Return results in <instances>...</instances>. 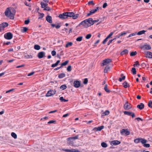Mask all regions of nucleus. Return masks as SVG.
Wrapping results in <instances>:
<instances>
[{"mask_svg": "<svg viewBox=\"0 0 152 152\" xmlns=\"http://www.w3.org/2000/svg\"><path fill=\"white\" fill-rule=\"evenodd\" d=\"M137 53L136 51L132 52L130 53V55L131 56H135Z\"/></svg>", "mask_w": 152, "mask_h": 152, "instance_id": "nucleus-44", "label": "nucleus"}, {"mask_svg": "<svg viewBox=\"0 0 152 152\" xmlns=\"http://www.w3.org/2000/svg\"><path fill=\"white\" fill-rule=\"evenodd\" d=\"M120 133L121 135H124L125 136L129 135L130 133L128 129H122Z\"/></svg>", "mask_w": 152, "mask_h": 152, "instance_id": "nucleus-6", "label": "nucleus"}, {"mask_svg": "<svg viewBox=\"0 0 152 152\" xmlns=\"http://www.w3.org/2000/svg\"><path fill=\"white\" fill-rule=\"evenodd\" d=\"M44 10H46L47 11H49L50 10V7H45L44 9Z\"/></svg>", "mask_w": 152, "mask_h": 152, "instance_id": "nucleus-52", "label": "nucleus"}, {"mask_svg": "<svg viewBox=\"0 0 152 152\" xmlns=\"http://www.w3.org/2000/svg\"><path fill=\"white\" fill-rule=\"evenodd\" d=\"M143 146L145 147L148 148L150 146V145L149 144H146L145 143L144 144Z\"/></svg>", "mask_w": 152, "mask_h": 152, "instance_id": "nucleus-55", "label": "nucleus"}, {"mask_svg": "<svg viewBox=\"0 0 152 152\" xmlns=\"http://www.w3.org/2000/svg\"><path fill=\"white\" fill-rule=\"evenodd\" d=\"M128 53V51L127 49H125L121 51L120 53V54L121 56L124 55H126Z\"/></svg>", "mask_w": 152, "mask_h": 152, "instance_id": "nucleus-21", "label": "nucleus"}, {"mask_svg": "<svg viewBox=\"0 0 152 152\" xmlns=\"http://www.w3.org/2000/svg\"><path fill=\"white\" fill-rule=\"evenodd\" d=\"M78 135L75 137H71L67 139V143L69 145L74 146H77L76 144L74 143V140L78 138Z\"/></svg>", "mask_w": 152, "mask_h": 152, "instance_id": "nucleus-1", "label": "nucleus"}, {"mask_svg": "<svg viewBox=\"0 0 152 152\" xmlns=\"http://www.w3.org/2000/svg\"><path fill=\"white\" fill-rule=\"evenodd\" d=\"M104 128L103 126H99L97 128H95L94 129V130L96 131H101Z\"/></svg>", "mask_w": 152, "mask_h": 152, "instance_id": "nucleus-19", "label": "nucleus"}, {"mask_svg": "<svg viewBox=\"0 0 152 152\" xmlns=\"http://www.w3.org/2000/svg\"><path fill=\"white\" fill-rule=\"evenodd\" d=\"M104 89L105 91L107 93H109L110 92V91L108 89L107 86H105L104 88Z\"/></svg>", "mask_w": 152, "mask_h": 152, "instance_id": "nucleus-49", "label": "nucleus"}, {"mask_svg": "<svg viewBox=\"0 0 152 152\" xmlns=\"http://www.w3.org/2000/svg\"><path fill=\"white\" fill-rule=\"evenodd\" d=\"M140 48L143 50H148L151 49V46L147 44H144L141 46Z\"/></svg>", "mask_w": 152, "mask_h": 152, "instance_id": "nucleus-8", "label": "nucleus"}, {"mask_svg": "<svg viewBox=\"0 0 152 152\" xmlns=\"http://www.w3.org/2000/svg\"><path fill=\"white\" fill-rule=\"evenodd\" d=\"M120 143V142L118 140H114L111 142L110 144L112 145H115L119 144Z\"/></svg>", "mask_w": 152, "mask_h": 152, "instance_id": "nucleus-15", "label": "nucleus"}, {"mask_svg": "<svg viewBox=\"0 0 152 152\" xmlns=\"http://www.w3.org/2000/svg\"><path fill=\"white\" fill-rule=\"evenodd\" d=\"M110 112L108 110H106L105 112L103 113H102L103 115H108L109 114Z\"/></svg>", "mask_w": 152, "mask_h": 152, "instance_id": "nucleus-46", "label": "nucleus"}, {"mask_svg": "<svg viewBox=\"0 0 152 152\" xmlns=\"http://www.w3.org/2000/svg\"><path fill=\"white\" fill-rule=\"evenodd\" d=\"M147 142V140L143 138H140V142H141L142 144H144Z\"/></svg>", "mask_w": 152, "mask_h": 152, "instance_id": "nucleus-28", "label": "nucleus"}, {"mask_svg": "<svg viewBox=\"0 0 152 152\" xmlns=\"http://www.w3.org/2000/svg\"><path fill=\"white\" fill-rule=\"evenodd\" d=\"M126 34H127V33L126 32H122L121 34H120V35L121 36H122Z\"/></svg>", "mask_w": 152, "mask_h": 152, "instance_id": "nucleus-54", "label": "nucleus"}, {"mask_svg": "<svg viewBox=\"0 0 152 152\" xmlns=\"http://www.w3.org/2000/svg\"><path fill=\"white\" fill-rule=\"evenodd\" d=\"M137 34V32H135L134 33H133L132 34H130L129 36L127 37L128 38L131 37H132L133 36H135Z\"/></svg>", "mask_w": 152, "mask_h": 152, "instance_id": "nucleus-48", "label": "nucleus"}, {"mask_svg": "<svg viewBox=\"0 0 152 152\" xmlns=\"http://www.w3.org/2000/svg\"><path fill=\"white\" fill-rule=\"evenodd\" d=\"M87 21V19L83 21L78 25L77 26V27L81 25H82L85 28L88 27L89 26V25L88 24V23Z\"/></svg>", "mask_w": 152, "mask_h": 152, "instance_id": "nucleus-5", "label": "nucleus"}, {"mask_svg": "<svg viewBox=\"0 0 152 152\" xmlns=\"http://www.w3.org/2000/svg\"><path fill=\"white\" fill-rule=\"evenodd\" d=\"M102 146L103 148H106L107 147V144L105 142H103L101 143Z\"/></svg>", "mask_w": 152, "mask_h": 152, "instance_id": "nucleus-35", "label": "nucleus"}, {"mask_svg": "<svg viewBox=\"0 0 152 152\" xmlns=\"http://www.w3.org/2000/svg\"><path fill=\"white\" fill-rule=\"evenodd\" d=\"M40 4L41 5V7L44 9L48 5L47 3H45L42 2L40 3Z\"/></svg>", "mask_w": 152, "mask_h": 152, "instance_id": "nucleus-23", "label": "nucleus"}, {"mask_svg": "<svg viewBox=\"0 0 152 152\" xmlns=\"http://www.w3.org/2000/svg\"><path fill=\"white\" fill-rule=\"evenodd\" d=\"M56 91L50 90L45 95L46 97H49L55 94L56 93Z\"/></svg>", "mask_w": 152, "mask_h": 152, "instance_id": "nucleus-7", "label": "nucleus"}, {"mask_svg": "<svg viewBox=\"0 0 152 152\" xmlns=\"http://www.w3.org/2000/svg\"><path fill=\"white\" fill-rule=\"evenodd\" d=\"M61 102H67L68 101V99H64L63 97H61L59 98Z\"/></svg>", "mask_w": 152, "mask_h": 152, "instance_id": "nucleus-31", "label": "nucleus"}, {"mask_svg": "<svg viewBox=\"0 0 152 152\" xmlns=\"http://www.w3.org/2000/svg\"><path fill=\"white\" fill-rule=\"evenodd\" d=\"M121 77L119 78L118 80L120 82H121L122 80H124L125 78V76L123 75V74H121Z\"/></svg>", "mask_w": 152, "mask_h": 152, "instance_id": "nucleus-26", "label": "nucleus"}, {"mask_svg": "<svg viewBox=\"0 0 152 152\" xmlns=\"http://www.w3.org/2000/svg\"><path fill=\"white\" fill-rule=\"evenodd\" d=\"M66 86H60V89L62 90H64L66 88Z\"/></svg>", "mask_w": 152, "mask_h": 152, "instance_id": "nucleus-53", "label": "nucleus"}, {"mask_svg": "<svg viewBox=\"0 0 152 152\" xmlns=\"http://www.w3.org/2000/svg\"><path fill=\"white\" fill-rule=\"evenodd\" d=\"M115 32V31H114L113 32L110 33L106 37L107 38L109 39L113 35Z\"/></svg>", "mask_w": 152, "mask_h": 152, "instance_id": "nucleus-38", "label": "nucleus"}, {"mask_svg": "<svg viewBox=\"0 0 152 152\" xmlns=\"http://www.w3.org/2000/svg\"><path fill=\"white\" fill-rule=\"evenodd\" d=\"M67 12H65L62 14H61L59 15V17L61 19H65L68 18L67 15Z\"/></svg>", "mask_w": 152, "mask_h": 152, "instance_id": "nucleus-13", "label": "nucleus"}, {"mask_svg": "<svg viewBox=\"0 0 152 152\" xmlns=\"http://www.w3.org/2000/svg\"><path fill=\"white\" fill-rule=\"evenodd\" d=\"M99 7H96L95 9H94L91 10L87 14V16H89L91 15H93L96 12H97L98 10H99Z\"/></svg>", "mask_w": 152, "mask_h": 152, "instance_id": "nucleus-11", "label": "nucleus"}, {"mask_svg": "<svg viewBox=\"0 0 152 152\" xmlns=\"http://www.w3.org/2000/svg\"><path fill=\"white\" fill-rule=\"evenodd\" d=\"M88 4L89 5H91L92 6H94L95 5V4L93 2V1H89Z\"/></svg>", "mask_w": 152, "mask_h": 152, "instance_id": "nucleus-40", "label": "nucleus"}, {"mask_svg": "<svg viewBox=\"0 0 152 152\" xmlns=\"http://www.w3.org/2000/svg\"><path fill=\"white\" fill-rule=\"evenodd\" d=\"M15 89V88H12L6 91V93H7L13 91Z\"/></svg>", "mask_w": 152, "mask_h": 152, "instance_id": "nucleus-60", "label": "nucleus"}, {"mask_svg": "<svg viewBox=\"0 0 152 152\" xmlns=\"http://www.w3.org/2000/svg\"><path fill=\"white\" fill-rule=\"evenodd\" d=\"M132 107L131 104L128 103V101H126V103L124 105V108L125 110H129Z\"/></svg>", "mask_w": 152, "mask_h": 152, "instance_id": "nucleus-10", "label": "nucleus"}, {"mask_svg": "<svg viewBox=\"0 0 152 152\" xmlns=\"http://www.w3.org/2000/svg\"><path fill=\"white\" fill-rule=\"evenodd\" d=\"M39 18L41 19L44 16V14L43 13H39Z\"/></svg>", "mask_w": 152, "mask_h": 152, "instance_id": "nucleus-41", "label": "nucleus"}, {"mask_svg": "<svg viewBox=\"0 0 152 152\" xmlns=\"http://www.w3.org/2000/svg\"><path fill=\"white\" fill-rule=\"evenodd\" d=\"M87 21L88 23V24H89V26L94 24V23L92 18H90L88 19H87Z\"/></svg>", "mask_w": 152, "mask_h": 152, "instance_id": "nucleus-17", "label": "nucleus"}, {"mask_svg": "<svg viewBox=\"0 0 152 152\" xmlns=\"http://www.w3.org/2000/svg\"><path fill=\"white\" fill-rule=\"evenodd\" d=\"M29 22H30V20L28 19L25 20V21L24 22V23H25V24H28L29 23Z\"/></svg>", "mask_w": 152, "mask_h": 152, "instance_id": "nucleus-58", "label": "nucleus"}, {"mask_svg": "<svg viewBox=\"0 0 152 152\" xmlns=\"http://www.w3.org/2000/svg\"><path fill=\"white\" fill-rule=\"evenodd\" d=\"M110 69V67L109 66H107L104 70V72L105 73H107L109 70Z\"/></svg>", "mask_w": 152, "mask_h": 152, "instance_id": "nucleus-25", "label": "nucleus"}, {"mask_svg": "<svg viewBox=\"0 0 152 152\" xmlns=\"http://www.w3.org/2000/svg\"><path fill=\"white\" fill-rule=\"evenodd\" d=\"M135 119L136 120H137L138 121H139L140 120L142 121H143V120L141 118H136Z\"/></svg>", "mask_w": 152, "mask_h": 152, "instance_id": "nucleus-62", "label": "nucleus"}, {"mask_svg": "<svg viewBox=\"0 0 152 152\" xmlns=\"http://www.w3.org/2000/svg\"><path fill=\"white\" fill-rule=\"evenodd\" d=\"M45 55V53L42 51L39 52L37 55V57L40 59L43 58Z\"/></svg>", "mask_w": 152, "mask_h": 152, "instance_id": "nucleus-14", "label": "nucleus"}, {"mask_svg": "<svg viewBox=\"0 0 152 152\" xmlns=\"http://www.w3.org/2000/svg\"><path fill=\"white\" fill-rule=\"evenodd\" d=\"M66 12L68 18V17H72L73 19H75L78 17L79 15L78 14H75L73 12Z\"/></svg>", "mask_w": 152, "mask_h": 152, "instance_id": "nucleus-3", "label": "nucleus"}, {"mask_svg": "<svg viewBox=\"0 0 152 152\" xmlns=\"http://www.w3.org/2000/svg\"><path fill=\"white\" fill-rule=\"evenodd\" d=\"M132 72L133 75H135L136 74V69L135 68L133 67L132 68Z\"/></svg>", "mask_w": 152, "mask_h": 152, "instance_id": "nucleus-37", "label": "nucleus"}, {"mask_svg": "<svg viewBox=\"0 0 152 152\" xmlns=\"http://www.w3.org/2000/svg\"><path fill=\"white\" fill-rule=\"evenodd\" d=\"M80 81H75L74 82V86H80Z\"/></svg>", "mask_w": 152, "mask_h": 152, "instance_id": "nucleus-24", "label": "nucleus"}, {"mask_svg": "<svg viewBox=\"0 0 152 152\" xmlns=\"http://www.w3.org/2000/svg\"><path fill=\"white\" fill-rule=\"evenodd\" d=\"M124 113L125 115H127L129 116H130L131 114H132V112H130L127 111H124Z\"/></svg>", "mask_w": 152, "mask_h": 152, "instance_id": "nucleus-34", "label": "nucleus"}, {"mask_svg": "<svg viewBox=\"0 0 152 152\" xmlns=\"http://www.w3.org/2000/svg\"><path fill=\"white\" fill-rule=\"evenodd\" d=\"M46 20L48 23H52V17L50 15H47L46 17Z\"/></svg>", "mask_w": 152, "mask_h": 152, "instance_id": "nucleus-16", "label": "nucleus"}, {"mask_svg": "<svg viewBox=\"0 0 152 152\" xmlns=\"http://www.w3.org/2000/svg\"><path fill=\"white\" fill-rule=\"evenodd\" d=\"M4 14L7 18L11 20L14 19L15 14L12 13L10 8L8 7L6 8L4 12Z\"/></svg>", "mask_w": 152, "mask_h": 152, "instance_id": "nucleus-2", "label": "nucleus"}, {"mask_svg": "<svg viewBox=\"0 0 152 152\" xmlns=\"http://www.w3.org/2000/svg\"><path fill=\"white\" fill-rule=\"evenodd\" d=\"M146 31L144 30L141 31H139L137 33V34L138 35H141L144 34Z\"/></svg>", "mask_w": 152, "mask_h": 152, "instance_id": "nucleus-30", "label": "nucleus"}, {"mask_svg": "<svg viewBox=\"0 0 152 152\" xmlns=\"http://www.w3.org/2000/svg\"><path fill=\"white\" fill-rule=\"evenodd\" d=\"M58 65V64L56 63L55 64H52L51 65V67H54Z\"/></svg>", "mask_w": 152, "mask_h": 152, "instance_id": "nucleus-61", "label": "nucleus"}, {"mask_svg": "<svg viewBox=\"0 0 152 152\" xmlns=\"http://www.w3.org/2000/svg\"><path fill=\"white\" fill-rule=\"evenodd\" d=\"M8 26V24L6 22H4L2 23L1 25V27L3 29L4 28L7 27Z\"/></svg>", "mask_w": 152, "mask_h": 152, "instance_id": "nucleus-22", "label": "nucleus"}, {"mask_svg": "<svg viewBox=\"0 0 152 152\" xmlns=\"http://www.w3.org/2000/svg\"><path fill=\"white\" fill-rule=\"evenodd\" d=\"M11 135L14 139H16L17 138V134L15 133L12 132L11 134Z\"/></svg>", "mask_w": 152, "mask_h": 152, "instance_id": "nucleus-36", "label": "nucleus"}, {"mask_svg": "<svg viewBox=\"0 0 152 152\" xmlns=\"http://www.w3.org/2000/svg\"><path fill=\"white\" fill-rule=\"evenodd\" d=\"M51 54L52 56H54L56 54V52L54 50H53L51 52Z\"/></svg>", "mask_w": 152, "mask_h": 152, "instance_id": "nucleus-51", "label": "nucleus"}, {"mask_svg": "<svg viewBox=\"0 0 152 152\" xmlns=\"http://www.w3.org/2000/svg\"><path fill=\"white\" fill-rule=\"evenodd\" d=\"M69 61L67 60L65 61L64 62L61 64V66L62 67L64 66H66L69 63Z\"/></svg>", "mask_w": 152, "mask_h": 152, "instance_id": "nucleus-29", "label": "nucleus"}, {"mask_svg": "<svg viewBox=\"0 0 152 152\" xmlns=\"http://www.w3.org/2000/svg\"><path fill=\"white\" fill-rule=\"evenodd\" d=\"M91 34H88L86 37V38L87 39H89L91 37Z\"/></svg>", "mask_w": 152, "mask_h": 152, "instance_id": "nucleus-47", "label": "nucleus"}, {"mask_svg": "<svg viewBox=\"0 0 152 152\" xmlns=\"http://www.w3.org/2000/svg\"><path fill=\"white\" fill-rule=\"evenodd\" d=\"M135 64H134L133 65V66L134 67H135L137 66V65H139V63L138 61H137L135 62Z\"/></svg>", "mask_w": 152, "mask_h": 152, "instance_id": "nucleus-57", "label": "nucleus"}, {"mask_svg": "<svg viewBox=\"0 0 152 152\" xmlns=\"http://www.w3.org/2000/svg\"><path fill=\"white\" fill-rule=\"evenodd\" d=\"M134 142L136 143L140 142V138H137L134 140Z\"/></svg>", "mask_w": 152, "mask_h": 152, "instance_id": "nucleus-50", "label": "nucleus"}, {"mask_svg": "<svg viewBox=\"0 0 152 152\" xmlns=\"http://www.w3.org/2000/svg\"><path fill=\"white\" fill-rule=\"evenodd\" d=\"M107 6V4L106 3H104L102 6L103 8H105Z\"/></svg>", "mask_w": 152, "mask_h": 152, "instance_id": "nucleus-63", "label": "nucleus"}, {"mask_svg": "<svg viewBox=\"0 0 152 152\" xmlns=\"http://www.w3.org/2000/svg\"><path fill=\"white\" fill-rule=\"evenodd\" d=\"M65 74L64 73H62L59 74L58 75V77L59 78H62L65 77Z\"/></svg>", "mask_w": 152, "mask_h": 152, "instance_id": "nucleus-27", "label": "nucleus"}, {"mask_svg": "<svg viewBox=\"0 0 152 152\" xmlns=\"http://www.w3.org/2000/svg\"><path fill=\"white\" fill-rule=\"evenodd\" d=\"M141 66H142V67H147L146 64L145 63H142L141 64Z\"/></svg>", "mask_w": 152, "mask_h": 152, "instance_id": "nucleus-64", "label": "nucleus"}, {"mask_svg": "<svg viewBox=\"0 0 152 152\" xmlns=\"http://www.w3.org/2000/svg\"><path fill=\"white\" fill-rule=\"evenodd\" d=\"M112 61V60L110 59H106L103 61L102 64L103 66L106 65Z\"/></svg>", "mask_w": 152, "mask_h": 152, "instance_id": "nucleus-12", "label": "nucleus"}, {"mask_svg": "<svg viewBox=\"0 0 152 152\" xmlns=\"http://www.w3.org/2000/svg\"><path fill=\"white\" fill-rule=\"evenodd\" d=\"M28 29L26 27H23V32H26L27 31Z\"/></svg>", "mask_w": 152, "mask_h": 152, "instance_id": "nucleus-59", "label": "nucleus"}, {"mask_svg": "<svg viewBox=\"0 0 152 152\" xmlns=\"http://www.w3.org/2000/svg\"><path fill=\"white\" fill-rule=\"evenodd\" d=\"M72 70V66L70 65L68 66L67 68V70L68 72H71Z\"/></svg>", "mask_w": 152, "mask_h": 152, "instance_id": "nucleus-39", "label": "nucleus"}, {"mask_svg": "<svg viewBox=\"0 0 152 152\" xmlns=\"http://www.w3.org/2000/svg\"><path fill=\"white\" fill-rule=\"evenodd\" d=\"M148 106L151 108H152V101L151 100L149 102L148 104Z\"/></svg>", "mask_w": 152, "mask_h": 152, "instance_id": "nucleus-43", "label": "nucleus"}, {"mask_svg": "<svg viewBox=\"0 0 152 152\" xmlns=\"http://www.w3.org/2000/svg\"><path fill=\"white\" fill-rule=\"evenodd\" d=\"M108 39V38H107L106 37V38L102 42V44H105L106 42L107 41Z\"/></svg>", "mask_w": 152, "mask_h": 152, "instance_id": "nucleus-56", "label": "nucleus"}, {"mask_svg": "<svg viewBox=\"0 0 152 152\" xmlns=\"http://www.w3.org/2000/svg\"><path fill=\"white\" fill-rule=\"evenodd\" d=\"M145 55L146 57V58H151V57L152 56V53L150 52L147 51L145 53Z\"/></svg>", "mask_w": 152, "mask_h": 152, "instance_id": "nucleus-18", "label": "nucleus"}, {"mask_svg": "<svg viewBox=\"0 0 152 152\" xmlns=\"http://www.w3.org/2000/svg\"><path fill=\"white\" fill-rule=\"evenodd\" d=\"M144 107V105L143 103H140V104L137 106V107L139 109L141 110L143 109Z\"/></svg>", "mask_w": 152, "mask_h": 152, "instance_id": "nucleus-20", "label": "nucleus"}, {"mask_svg": "<svg viewBox=\"0 0 152 152\" xmlns=\"http://www.w3.org/2000/svg\"><path fill=\"white\" fill-rule=\"evenodd\" d=\"M34 48L36 50H39L40 49V47L39 45H34Z\"/></svg>", "mask_w": 152, "mask_h": 152, "instance_id": "nucleus-32", "label": "nucleus"}, {"mask_svg": "<svg viewBox=\"0 0 152 152\" xmlns=\"http://www.w3.org/2000/svg\"><path fill=\"white\" fill-rule=\"evenodd\" d=\"M72 42H68L66 45L65 47L66 48H68L69 47L71 46L72 45Z\"/></svg>", "mask_w": 152, "mask_h": 152, "instance_id": "nucleus-33", "label": "nucleus"}, {"mask_svg": "<svg viewBox=\"0 0 152 152\" xmlns=\"http://www.w3.org/2000/svg\"><path fill=\"white\" fill-rule=\"evenodd\" d=\"M82 38H83V37L82 36H80V37H77L76 39V40L77 41L80 42L82 41Z\"/></svg>", "mask_w": 152, "mask_h": 152, "instance_id": "nucleus-42", "label": "nucleus"}, {"mask_svg": "<svg viewBox=\"0 0 152 152\" xmlns=\"http://www.w3.org/2000/svg\"><path fill=\"white\" fill-rule=\"evenodd\" d=\"M13 36V34L10 32L6 33L4 35V38L7 40L11 39H12Z\"/></svg>", "mask_w": 152, "mask_h": 152, "instance_id": "nucleus-4", "label": "nucleus"}, {"mask_svg": "<svg viewBox=\"0 0 152 152\" xmlns=\"http://www.w3.org/2000/svg\"><path fill=\"white\" fill-rule=\"evenodd\" d=\"M88 79L87 78H86L84 79L83 83L84 85H86L88 82Z\"/></svg>", "mask_w": 152, "mask_h": 152, "instance_id": "nucleus-45", "label": "nucleus"}, {"mask_svg": "<svg viewBox=\"0 0 152 152\" xmlns=\"http://www.w3.org/2000/svg\"><path fill=\"white\" fill-rule=\"evenodd\" d=\"M62 150L66 152H80L79 150L76 149H62Z\"/></svg>", "mask_w": 152, "mask_h": 152, "instance_id": "nucleus-9", "label": "nucleus"}]
</instances>
